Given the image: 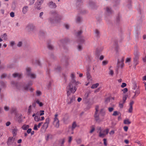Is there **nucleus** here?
<instances>
[{
	"label": "nucleus",
	"instance_id": "39448f33",
	"mask_svg": "<svg viewBox=\"0 0 146 146\" xmlns=\"http://www.w3.org/2000/svg\"><path fill=\"white\" fill-rule=\"evenodd\" d=\"M109 130L108 129H107L102 131L101 130L99 133V137L102 138L104 137L106 135L108 134Z\"/></svg>",
	"mask_w": 146,
	"mask_h": 146
},
{
	"label": "nucleus",
	"instance_id": "5fc2aeb1",
	"mask_svg": "<svg viewBox=\"0 0 146 146\" xmlns=\"http://www.w3.org/2000/svg\"><path fill=\"white\" fill-rule=\"evenodd\" d=\"M110 101V99L109 98H106L105 100V102L106 103H108V102H109Z\"/></svg>",
	"mask_w": 146,
	"mask_h": 146
},
{
	"label": "nucleus",
	"instance_id": "423d86ee",
	"mask_svg": "<svg viewBox=\"0 0 146 146\" xmlns=\"http://www.w3.org/2000/svg\"><path fill=\"white\" fill-rule=\"evenodd\" d=\"M32 84L33 83L32 81L29 82L27 85L24 87V90H29L30 91L33 92L34 90L33 89L30 87V86L32 85Z\"/></svg>",
	"mask_w": 146,
	"mask_h": 146
},
{
	"label": "nucleus",
	"instance_id": "0e129e2a",
	"mask_svg": "<svg viewBox=\"0 0 146 146\" xmlns=\"http://www.w3.org/2000/svg\"><path fill=\"white\" fill-rule=\"evenodd\" d=\"M82 33V30H80L77 33V36H79L81 35Z\"/></svg>",
	"mask_w": 146,
	"mask_h": 146
},
{
	"label": "nucleus",
	"instance_id": "49530a36",
	"mask_svg": "<svg viewBox=\"0 0 146 146\" xmlns=\"http://www.w3.org/2000/svg\"><path fill=\"white\" fill-rule=\"evenodd\" d=\"M16 109L15 108H12L11 110V111L12 113H13L16 111Z\"/></svg>",
	"mask_w": 146,
	"mask_h": 146
},
{
	"label": "nucleus",
	"instance_id": "f257e3e1",
	"mask_svg": "<svg viewBox=\"0 0 146 146\" xmlns=\"http://www.w3.org/2000/svg\"><path fill=\"white\" fill-rule=\"evenodd\" d=\"M67 88L69 90V91L67 92V96H68L70 95V92L74 93L77 90L76 88L73 85V84L71 82L69 83V85L67 86Z\"/></svg>",
	"mask_w": 146,
	"mask_h": 146
},
{
	"label": "nucleus",
	"instance_id": "3c124183",
	"mask_svg": "<svg viewBox=\"0 0 146 146\" xmlns=\"http://www.w3.org/2000/svg\"><path fill=\"white\" fill-rule=\"evenodd\" d=\"M55 69L56 71H59L61 69V68L60 66H58L55 68Z\"/></svg>",
	"mask_w": 146,
	"mask_h": 146
},
{
	"label": "nucleus",
	"instance_id": "0eeeda50",
	"mask_svg": "<svg viewBox=\"0 0 146 146\" xmlns=\"http://www.w3.org/2000/svg\"><path fill=\"white\" fill-rule=\"evenodd\" d=\"M75 101V97L74 96H72L70 98L68 99L67 100V103L70 104L74 102Z\"/></svg>",
	"mask_w": 146,
	"mask_h": 146
},
{
	"label": "nucleus",
	"instance_id": "20e7f679",
	"mask_svg": "<svg viewBox=\"0 0 146 146\" xmlns=\"http://www.w3.org/2000/svg\"><path fill=\"white\" fill-rule=\"evenodd\" d=\"M31 69L30 68L27 67L26 68L27 75L31 78L34 79L36 78V75L34 73L31 72Z\"/></svg>",
	"mask_w": 146,
	"mask_h": 146
},
{
	"label": "nucleus",
	"instance_id": "603ef678",
	"mask_svg": "<svg viewBox=\"0 0 146 146\" xmlns=\"http://www.w3.org/2000/svg\"><path fill=\"white\" fill-rule=\"evenodd\" d=\"M44 111L43 110H40V113L39 115L41 116L43 115L44 114Z\"/></svg>",
	"mask_w": 146,
	"mask_h": 146
},
{
	"label": "nucleus",
	"instance_id": "ea45409f",
	"mask_svg": "<svg viewBox=\"0 0 146 146\" xmlns=\"http://www.w3.org/2000/svg\"><path fill=\"white\" fill-rule=\"evenodd\" d=\"M133 110V106H129V108L128 110L129 112L131 113L132 112Z\"/></svg>",
	"mask_w": 146,
	"mask_h": 146
},
{
	"label": "nucleus",
	"instance_id": "cd10ccee",
	"mask_svg": "<svg viewBox=\"0 0 146 146\" xmlns=\"http://www.w3.org/2000/svg\"><path fill=\"white\" fill-rule=\"evenodd\" d=\"M17 117H18V119H18V121L19 122H20L21 121V115L20 114H17L16 115Z\"/></svg>",
	"mask_w": 146,
	"mask_h": 146
},
{
	"label": "nucleus",
	"instance_id": "2eb2a0df",
	"mask_svg": "<svg viewBox=\"0 0 146 146\" xmlns=\"http://www.w3.org/2000/svg\"><path fill=\"white\" fill-rule=\"evenodd\" d=\"M35 26L32 24L29 25L27 27V29L30 30H32L35 29Z\"/></svg>",
	"mask_w": 146,
	"mask_h": 146
},
{
	"label": "nucleus",
	"instance_id": "58836bf2",
	"mask_svg": "<svg viewBox=\"0 0 146 146\" xmlns=\"http://www.w3.org/2000/svg\"><path fill=\"white\" fill-rule=\"evenodd\" d=\"M104 143L105 146H106L107 145V139L104 138L103 139Z\"/></svg>",
	"mask_w": 146,
	"mask_h": 146
},
{
	"label": "nucleus",
	"instance_id": "864d4df0",
	"mask_svg": "<svg viewBox=\"0 0 146 146\" xmlns=\"http://www.w3.org/2000/svg\"><path fill=\"white\" fill-rule=\"evenodd\" d=\"M10 15L12 17H13L15 16L14 13L13 12H11L10 13Z\"/></svg>",
	"mask_w": 146,
	"mask_h": 146
},
{
	"label": "nucleus",
	"instance_id": "13d9d810",
	"mask_svg": "<svg viewBox=\"0 0 146 146\" xmlns=\"http://www.w3.org/2000/svg\"><path fill=\"white\" fill-rule=\"evenodd\" d=\"M50 135L49 134H47L45 137V139L46 141H48L49 139V137Z\"/></svg>",
	"mask_w": 146,
	"mask_h": 146
},
{
	"label": "nucleus",
	"instance_id": "c756f323",
	"mask_svg": "<svg viewBox=\"0 0 146 146\" xmlns=\"http://www.w3.org/2000/svg\"><path fill=\"white\" fill-rule=\"evenodd\" d=\"M29 126L28 125H24L22 127V128L24 130H27L29 128Z\"/></svg>",
	"mask_w": 146,
	"mask_h": 146
},
{
	"label": "nucleus",
	"instance_id": "a19ab883",
	"mask_svg": "<svg viewBox=\"0 0 146 146\" xmlns=\"http://www.w3.org/2000/svg\"><path fill=\"white\" fill-rule=\"evenodd\" d=\"M48 48L50 50H52L53 48V46L51 44H49L48 45Z\"/></svg>",
	"mask_w": 146,
	"mask_h": 146
},
{
	"label": "nucleus",
	"instance_id": "72a5a7b5",
	"mask_svg": "<svg viewBox=\"0 0 146 146\" xmlns=\"http://www.w3.org/2000/svg\"><path fill=\"white\" fill-rule=\"evenodd\" d=\"M135 94L137 95L136 96H138L140 94V91L139 89L137 88L135 92Z\"/></svg>",
	"mask_w": 146,
	"mask_h": 146
},
{
	"label": "nucleus",
	"instance_id": "dca6fc26",
	"mask_svg": "<svg viewBox=\"0 0 146 146\" xmlns=\"http://www.w3.org/2000/svg\"><path fill=\"white\" fill-rule=\"evenodd\" d=\"M13 76L15 78L17 77L21 78L22 76V74L20 73H15L13 74Z\"/></svg>",
	"mask_w": 146,
	"mask_h": 146
},
{
	"label": "nucleus",
	"instance_id": "e2e57ef3",
	"mask_svg": "<svg viewBox=\"0 0 146 146\" xmlns=\"http://www.w3.org/2000/svg\"><path fill=\"white\" fill-rule=\"evenodd\" d=\"M82 48V46L80 45H78V49L79 50H81Z\"/></svg>",
	"mask_w": 146,
	"mask_h": 146
},
{
	"label": "nucleus",
	"instance_id": "79ce46f5",
	"mask_svg": "<svg viewBox=\"0 0 146 146\" xmlns=\"http://www.w3.org/2000/svg\"><path fill=\"white\" fill-rule=\"evenodd\" d=\"M108 63V61L106 60H104L102 62V65H105L107 64Z\"/></svg>",
	"mask_w": 146,
	"mask_h": 146
},
{
	"label": "nucleus",
	"instance_id": "2f4dec72",
	"mask_svg": "<svg viewBox=\"0 0 146 146\" xmlns=\"http://www.w3.org/2000/svg\"><path fill=\"white\" fill-rule=\"evenodd\" d=\"M125 103H123L122 101H121L120 102L119 104V106L120 108H122L123 107V104Z\"/></svg>",
	"mask_w": 146,
	"mask_h": 146
},
{
	"label": "nucleus",
	"instance_id": "7c9ffc66",
	"mask_svg": "<svg viewBox=\"0 0 146 146\" xmlns=\"http://www.w3.org/2000/svg\"><path fill=\"white\" fill-rule=\"evenodd\" d=\"M95 33L96 36L97 37H98L100 35V32L98 30L96 29L95 31Z\"/></svg>",
	"mask_w": 146,
	"mask_h": 146
},
{
	"label": "nucleus",
	"instance_id": "aec40b11",
	"mask_svg": "<svg viewBox=\"0 0 146 146\" xmlns=\"http://www.w3.org/2000/svg\"><path fill=\"white\" fill-rule=\"evenodd\" d=\"M77 126V125L75 122H74L72 124V130L73 131L74 129Z\"/></svg>",
	"mask_w": 146,
	"mask_h": 146
},
{
	"label": "nucleus",
	"instance_id": "412c9836",
	"mask_svg": "<svg viewBox=\"0 0 146 146\" xmlns=\"http://www.w3.org/2000/svg\"><path fill=\"white\" fill-rule=\"evenodd\" d=\"M86 76H87V78L88 79V80H92V76H91L90 73H89V72H86Z\"/></svg>",
	"mask_w": 146,
	"mask_h": 146
},
{
	"label": "nucleus",
	"instance_id": "7ed1b4c3",
	"mask_svg": "<svg viewBox=\"0 0 146 146\" xmlns=\"http://www.w3.org/2000/svg\"><path fill=\"white\" fill-rule=\"evenodd\" d=\"M58 115L56 113L54 115V118L53 124L54 126L56 128H58L59 126V121L58 118Z\"/></svg>",
	"mask_w": 146,
	"mask_h": 146
},
{
	"label": "nucleus",
	"instance_id": "1a4fd4ad",
	"mask_svg": "<svg viewBox=\"0 0 146 146\" xmlns=\"http://www.w3.org/2000/svg\"><path fill=\"white\" fill-rule=\"evenodd\" d=\"M43 2V1H38L35 3V8L37 9L38 10H40V7L41 4Z\"/></svg>",
	"mask_w": 146,
	"mask_h": 146
},
{
	"label": "nucleus",
	"instance_id": "393cba45",
	"mask_svg": "<svg viewBox=\"0 0 146 146\" xmlns=\"http://www.w3.org/2000/svg\"><path fill=\"white\" fill-rule=\"evenodd\" d=\"M99 86V84L98 83H97L95 84H93L91 87V88L92 89H94L97 88Z\"/></svg>",
	"mask_w": 146,
	"mask_h": 146
},
{
	"label": "nucleus",
	"instance_id": "ddd939ff",
	"mask_svg": "<svg viewBox=\"0 0 146 146\" xmlns=\"http://www.w3.org/2000/svg\"><path fill=\"white\" fill-rule=\"evenodd\" d=\"M134 54L135 56L134 58H139L140 56V53L137 50H135L134 51Z\"/></svg>",
	"mask_w": 146,
	"mask_h": 146
},
{
	"label": "nucleus",
	"instance_id": "f704fd0d",
	"mask_svg": "<svg viewBox=\"0 0 146 146\" xmlns=\"http://www.w3.org/2000/svg\"><path fill=\"white\" fill-rule=\"evenodd\" d=\"M31 106L30 105L28 109V113L29 114H30L31 111Z\"/></svg>",
	"mask_w": 146,
	"mask_h": 146
},
{
	"label": "nucleus",
	"instance_id": "09e8293b",
	"mask_svg": "<svg viewBox=\"0 0 146 146\" xmlns=\"http://www.w3.org/2000/svg\"><path fill=\"white\" fill-rule=\"evenodd\" d=\"M120 60V62H122L123 63L124 60V58L123 57H122L121 58V59H118Z\"/></svg>",
	"mask_w": 146,
	"mask_h": 146
},
{
	"label": "nucleus",
	"instance_id": "6e6552de",
	"mask_svg": "<svg viewBox=\"0 0 146 146\" xmlns=\"http://www.w3.org/2000/svg\"><path fill=\"white\" fill-rule=\"evenodd\" d=\"M15 139V137H9L8 140L7 144L8 145H10L13 144L14 142Z\"/></svg>",
	"mask_w": 146,
	"mask_h": 146
},
{
	"label": "nucleus",
	"instance_id": "37998d69",
	"mask_svg": "<svg viewBox=\"0 0 146 146\" xmlns=\"http://www.w3.org/2000/svg\"><path fill=\"white\" fill-rule=\"evenodd\" d=\"M22 42L21 41L19 42L18 44H17V46L18 47H20L22 46Z\"/></svg>",
	"mask_w": 146,
	"mask_h": 146
},
{
	"label": "nucleus",
	"instance_id": "b1692460",
	"mask_svg": "<svg viewBox=\"0 0 146 146\" xmlns=\"http://www.w3.org/2000/svg\"><path fill=\"white\" fill-rule=\"evenodd\" d=\"M17 131V129L16 127L14 128V129H13L12 133L14 136L16 135Z\"/></svg>",
	"mask_w": 146,
	"mask_h": 146
},
{
	"label": "nucleus",
	"instance_id": "338daca9",
	"mask_svg": "<svg viewBox=\"0 0 146 146\" xmlns=\"http://www.w3.org/2000/svg\"><path fill=\"white\" fill-rule=\"evenodd\" d=\"M72 140V137L71 136L69 137L68 142L69 143H70Z\"/></svg>",
	"mask_w": 146,
	"mask_h": 146
},
{
	"label": "nucleus",
	"instance_id": "5701e85b",
	"mask_svg": "<svg viewBox=\"0 0 146 146\" xmlns=\"http://www.w3.org/2000/svg\"><path fill=\"white\" fill-rule=\"evenodd\" d=\"M49 5L50 6H51V7H52L53 8H55L56 7V4L52 1L50 2L49 3Z\"/></svg>",
	"mask_w": 146,
	"mask_h": 146
},
{
	"label": "nucleus",
	"instance_id": "6e6d98bb",
	"mask_svg": "<svg viewBox=\"0 0 146 146\" xmlns=\"http://www.w3.org/2000/svg\"><path fill=\"white\" fill-rule=\"evenodd\" d=\"M126 86V84L125 83H123L121 86V87L122 88H124Z\"/></svg>",
	"mask_w": 146,
	"mask_h": 146
},
{
	"label": "nucleus",
	"instance_id": "bb28decb",
	"mask_svg": "<svg viewBox=\"0 0 146 146\" xmlns=\"http://www.w3.org/2000/svg\"><path fill=\"white\" fill-rule=\"evenodd\" d=\"M100 113L102 116H104L105 115V112L103 109L101 110L100 111Z\"/></svg>",
	"mask_w": 146,
	"mask_h": 146
},
{
	"label": "nucleus",
	"instance_id": "de8ad7c7",
	"mask_svg": "<svg viewBox=\"0 0 146 146\" xmlns=\"http://www.w3.org/2000/svg\"><path fill=\"white\" fill-rule=\"evenodd\" d=\"M82 141L81 139H78L76 140V142L78 144H80L81 143Z\"/></svg>",
	"mask_w": 146,
	"mask_h": 146
},
{
	"label": "nucleus",
	"instance_id": "a211bd4d",
	"mask_svg": "<svg viewBox=\"0 0 146 146\" xmlns=\"http://www.w3.org/2000/svg\"><path fill=\"white\" fill-rule=\"evenodd\" d=\"M66 140L65 138H63L61 139L59 141V143L60 144L64 145Z\"/></svg>",
	"mask_w": 146,
	"mask_h": 146
},
{
	"label": "nucleus",
	"instance_id": "4468645a",
	"mask_svg": "<svg viewBox=\"0 0 146 146\" xmlns=\"http://www.w3.org/2000/svg\"><path fill=\"white\" fill-rule=\"evenodd\" d=\"M124 66V64L122 62H120V60H118L117 61V67L118 68L120 67L122 68Z\"/></svg>",
	"mask_w": 146,
	"mask_h": 146
},
{
	"label": "nucleus",
	"instance_id": "8fccbe9b",
	"mask_svg": "<svg viewBox=\"0 0 146 146\" xmlns=\"http://www.w3.org/2000/svg\"><path fill=\"white\" fill-rule=\"evenodd\" d=\"M9 107L7 106H5L4 107V109L6 111H8L9 110Z\"/></svg>",
	"mask_w": 146,
	"mask_h": 146
},
{
	"label": "nucleus",
	"instance_id": "9b49d317",
	"mask_svg": "<svg viewBox=\"0 0 146 146\" xmlns=\"http://www.w3.org/2000/svg\"><path fill=\"white\" fill-rule=\"evenodd\" d=\"M28 7L27 6H25L22 8V12L23 14H25L28 11Z\"/></svg>",
	"mask_w": 146,
	"mask_h": 146
},
{
	"label": "nucleus",
	"instance_id": "052dcab7",
	"mask_svg": "<svg viewBox=\"0 0 146 146\" xmlns=\"http://www.w3.org/2000/svg\"><path fill=\"white\" fill-rule=\"evenodd\" d=\"M122 91L124 93H125L128 90L127 88H125Z\"/></svg>",
	"mask_w": 146,
	"mask_h": 146
},
{
	"label": "nucleus",
	"instance_id": "f03ea898",
	"mask_svg": "<svg viewBox=\"0 0 146 146\" xmlns=\"http://www.w3.org/2000/svg\"><path fill=\"white\" fill-rule=\"evenodd\" d=\"M99 107L98 106H96L95 107V111L94 115V117L96 121L100 123L102 121V120L100 119L99 117V114L98 113L99 111Z\"/></svg>",
	"mask_w": 146,
	"mask_h": 146
},
{
	"label": "nucleus",
	"instance_id": "a878e982",
	"mask_svg": "<svg viewBox=\"0 0 146 146\" xmlns=\"http://www.w3.org/2000/svg\"><path fill=\"white\" fill-rule=\"evenodd\" d=\"M91 130L90 131V133H92L95 130V127L94 125L90 127Z\"/></svg>",
	"mask_w": 146,
	"mask_h": 146
},
{
	"label": "nucleus",
	"instance_id": "c85d7f7f",
	"mask_svg": "<svg viewBox=\"0 0 146 146\" xmlns=\"http://www.w3.org/2000/svg\"><path fill=\"white\" fill-rule=\"evenodd\" d=\"M138 59L139 58H134L133 62L134 64L135 65V66L138 64Z\"/></svg>",
	"mask_w": 146,
	"mask_h": 146
},
{
	"label": "nucleus",
	"instance_id": "473e14b6",
	"mask_svg": "<svg viewBox=\"0 0 146 146\" xmlns=\"http://www.w3.org/2000/svg\"><path fill=\"white\" fill-rule=\"evenodd\" d=\"M79 40L80 43H83L85 41L84 38L83 37H82L79 38Z\"/></svg>",
	"mask_w": 146,
	"mask_h": 146
},
{
	"label": "nucleus",
	"instance_id": "4c0bfd02",
	"mask_svg": "<svg viewBox=\"0 0 146 146\" xmlns=\"http://www.w3.org/2000/svg\"><path fill=\"white\" fill-rule=\"evenodd\" d=\"M127 98V96L125 95L124 96H123V101H122L123 102V103H125L126 100Z\"/></svg>",
	"mask_w": 146,
	"mask_h": 146
},
{
	"label": "nucleus",
	"instance_id": "6ab92c4d",
	"mask_svg": "<svg viewBox=\"0 0 146 146\" xmlns=\"http://www.w3.org/2000/svg\"><path fill=\"white\" fill-rule=\"evenodd\" d=\"M123 123L125 124L128 125L131 123V122L129 119H127L124 120Z\"/></svg>",
	"mask_w": 146,
	"mask_h": 146
},
{
	"label": "nucleus",
	"instance_id": "680f3d73",
	"mask_svg": "<svg viewBox=\"0 0 146 146\" xmlns=\"http://www.w3.org/2000/svg\"><path fill=\"white\" fill-rule=\"evenodd\" d=\"M131 61V58H127L125 60L126 62H130Z\"/></svg>",
	"mask_w": 146,
	"mask_h": 146
},
{
	"label": "nucleus",
	"instance_id": "f3484780",
	"mask_svg": "<svg viewBox=\"0 0 146 146\" xmlns=\"http://www.w3.org/2000/svg\"><path fill=\"white\" fill-rule=\"evenodd\" d=\"M34 119L36 121H40V116L39 115H36L34 117Z\"/></svg>",
	"mask_w": 146,
	"mask_h": 146
},
{
	"label": "nucleus",
	"instance_id": "4d7b16f0",
	"mask_svg": "<svg viewBox=\"0 0 146 146\" xmlns=\"http://www.w3.org/2000/svg\"><path fill=\"white\" fill-rule=\"evenodd\" d=\"M11 46H13L15 44V42L14 41H11L10 42Z\"/></svg>",
	"mask_w": 146,
	"mask_h": 146
},
{
	"label": "nucleus",
	"instance_id": "774afa93",
	"mask_svg": "<svg viewBox=\"0 0 146 146\" xmlns=\"http://www.w3.org/2000/svg\"><path fill=\"white\" fill-rule=\"evenodd\" d=\"M142 60L143 62H146V54L144 57L143 58Z\"/></svg>",
	"mask_w": 146,
	"mask_h": 146
},
{
	"label": "nucleus",
	"instance_id": "c9c22d12",
	"mask_svg": "<svg viewBox=\"0 0 146 146\" xmlns=\"http://www.w3.org/2000/svg\"><path fill=\"white\" fill-rule=\"evenodd\" d=\"M36 94L37 96H39L41 95L42 93L40 91L37 90L36 92Z\"/></svg>",
	"mask_w": 146,
	"mask_h": 146
},
{
	"label": "nucleus",
	"instance_id": "a18cd8bd",
	"mask_svg": "<svg viewBox=\"0 0 146 146\" xmlns=\"http://www.w3.org/2000/svg\"><path fill=\"white\" fill-rule=\"evenodd\" d=\"M82 3V2L81 1V0H78L77 1V2L76 3V5H79L80 4H81Z\"/></svg>",
	"mask_w": 146,
	"mask_h": 146
},
{
	"label": "nucleus",
	"instance_id": "bf43d9fd",
	"mask_svg": "<svg viewBox=\"0 0 146 146\" xmlns=\"http://www.w3.org/2000/svg\"><path fill=\"white\" fill-rule=\"evenodd\" d=\"M109 74L111 76H112L113 74V71L112 70H110Z\"/></svg>",
	"mask_w": 146,
	"mask_h": 146
},
{
	"label": "nucleus",
	"instance_id": "69168bd1",
	"mask_svg": "<svg viewBox=\"0 0 146 146\" xmlns=\"http://www.w3.org/2000/svg\"><path fill=\"white\" fill-rule=\"evenodd\" d=\"M37 127H38V126H37V125L35 124V125H34V129L35 130H38Z\"/></svg>",
	"mask_w": 146,
	"mask_h": 146
},
{
	"label": "nucleus",
	"instance_id": "e433bc0d",
	"mask_svg": "<svg viewBox=\"0 0 146 146\" xmlns=\"http://www.w3.org/2000/svg\"><path fill=\"white\" fill-rule=\"evenodd\" d=\"M119 115V112L117 111H114L113 113L112 114V115L113 116H116L117 115Z\"/></svg>",
	"mask_w": 146,
	"mask_h": 146
},
{
	"label": "nucleus",
	"instance_id": "4be33fe9",
	"mask_svg": "<svg viewBox=\"0 0 146 146\" xmlns=\"http://www.w3.org/2000/svg\"><path fill=\"white\" fill-rule=\"evenodd\" d=\"M106 10L108 14L111 13L112 12L111 9L108 7L106 8Z\"/></svg>",
	"mask_w": 146,
	"mask_h": 146
},
{
	"label": "nucleus",
	"instance_id": "c03bdc74",
	"mask_svg": "<svg viewBox=\"0 0 146 146\" xmlns=\"http://www.w3.org/2000/svg\"><path fill=\"white\" fill-rule=\"evenodd\" d=\"M109 111L111 112L114 110V108L113 107H109L108 108Z\"/></svg>",
	"mask_w": 146,
	"mask_h": 146
},
{
	"label": "nucleus",
	"instance_id": "f8f14e48",
	"mask_svg": "<svg viewBox=\"0 0 146 146\" xmlns=\"http://www.w3.org/2000/svg\"><path fill=\"white\" fill-rule=\"evenodd\" d=\"M70 77L71 78V81L70 82L71 83H74V82H76V81L74 79L75 77V74L74 73H72L71 74Z\"/></svg>",
	"mask_w": 146,
	"mask_h": 146
},
{
	"label": "nucleus",
	"instance_id": "9d476101",
	"mask_svg": "<svg viewBox=\"0 0 146 146\" xmlns=\"http://www.w3.org/2000/svg\"><path fill=\"white\" fill-rule=\"evenodd\" d=\"M50 122V119L49 118H47L46 119V121L43 125L44 128L46 129L48 127V124Z\"/></svg>",
	"mask_w": 146,
	"mask_h": 146
}]
</instances>
